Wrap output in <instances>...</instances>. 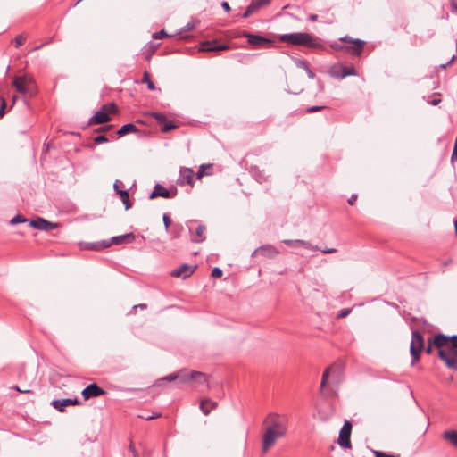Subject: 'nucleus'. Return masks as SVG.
Returning <instances> with one entry per match:
<instances>
[{"instance_id":"1","label":"nucleus","mask_w":457,"mask_h":457,"mask_svg":"<svg viewBox=\"0 0 457 457\" xmlns=\"http://www.w3.org/2000/svg\"><path fill=\"white\" fill-rule=\"evenodd\" d=\"M266 427L263 439L262 451H268L279 438L284 437L287 432L288 419L284 414L277 412L269 413L264 419Z\"/></svg>"},{"instance_id":"2","label":"nucleus","mask_w":457,"mask_h":457,"mask_svg":"<svg viewBox=\"0 0 457 457\" xmlns=\"http://www.w3.org/2000/svg\"><path fill=\"white\" fill-rule=\"evenodd\" d=\"M278 39L293 46H304L312 48L320 46L317 39L312 35L305 32L283 34L278 37Z\"/></svg>"},{"instance_id":"3","label":"nucleus","mask_w":457,"mask_h":457,"mask_svg":"<svg viewBox=\"0 0 457 457\" xmlns=\"http://www.w3.org/2000/svg\"><path fill=\"white\" fill-rule=\"evenodd\" d=\"M436 347L438 349V357L445 363L446 367L457 370V351L450 343Z\"/></svg>"},{"instance_id":"4","label":"nucleus","mask_w":457,"mask_h":457,"mask_svg":"<svg viewBox=\"0 0 457 457\" xmlns=\"http://www.w3.org/2000/svg\"><path fill=\"white\" fill-rule=\"evenodd\" d=\"M12 85L19 93L24 96V97H31L36 94L34 80L29 76L16 77Z\"/></svg>"},{"instance_id":"5","label":"nucleus","mask_w":457,"mask_h":457,"mask_svg":"<svg viewBox=\"0 0 457 457\" xmlns=\"http://www.w3.org/2000/svg\"><path fill=\"white\" fill-rule=\"evenodd\" d=\"M424 347V339L422 335L418 330H413L411 334V342L410 352L411 355V365L419 360L420 353Z\"/></svg>"},{"instance_id":"6","label":"nucleus","mask_w":457,"mask_h":457,"mask_svg":"<svg viewBox=\"0 0 457 457\" xmlns=\"http://www.w3.org/2000/svg\"><path fill=\"white\" fill-rule=\"evenodd\" d=\"M241 37L247 38V42L256 48H265L272 44V41L261 36L244 31Z\"/></svg>"},{"instance_id":"7","label":"nucleus","mask_w":457,"mask_h":457,"mask_svg":"<svg viewBox=\"0 0 457 457\" xmlns=\"http://www.w3.org/2000/svg\"><path fill=\"white\" fill-rule=\"evenodd\" d=\"M351 431L352 423L349 420H346L339 432V437L337 440V443L341 447L348 449L352 447L350 441Z\"/></svg>"},{"instance_id":"8","label":"nucleus","mask_w":457,"mask_h":457,"mask_svg":"<svg viewBox=\"0 0 457 457\" xmlns=\"http://www.w3.org/2000/svg\"><path fill=\"white\" fill-rule=\"evenodd\" d=\"M179 379L182 383H187L189 381H196L198 383L206 382V375L199 371H191L190 373L186 370H179L178 372Z\"/></svg>"},{"instance_id":"9","label":"nucleus","mask_w":457,"mask_h":457,"mask_svg":"<svg viewBox=\"0 0 457 457\" xmlns=\"http://www.w3.org/2000/svg\"><path fill=\"white\" fill-rule=\"evenodd\" d=\"M29 226L41 231H50L58 228L59 224L38 217L36 220H29Z\"/></svg>"},{"instance_id":"10","label":"nucleus","mask_w":457,"mask_h":457,"mask_svg":"<svg viewBox=\"0 0 457 457\" xmlns=\"http://www.w3.org/2000/svg\"><path fill=\"white\" fill-rule=\"evenodd\" d=\"M177 195V189H173L172 191L168 190L161 184H156L154 187V190L149 195V199H154L156 197L162 198H173Z\"/></svg>"},{"instance_id":"11","label":"nucleus","mask_w":457,"mask_h":457,"mask_svg":"<svg viewBox=\"0 0 457 457\" xmlns=\"http://www.w3.org/2000/svg\"><path fill=\"white\" fill-rule=\"evenodd\" d=\"M329 74L333 78L342 79L347 76L356 75V71L354 68H348L345 66L339 65L332 67L331 70L329 71Z\"/></svg>"},{"instance_id":"12","label":"nucleus","mask_w":457,"mask_h":457,"mask_svg":"<svg viewBox=\"0 0 457 457\" xmlns=\"http://www.w3.org/2000/svg\"><path fill=\"white\" fill-rule=\"evenodd\" d=\"M105 393L106 392L103 388H101L97 384L92 383L82 390L81 395L84 400H88L91 397H97L105 395Z\"/></svg>"},{"instance_id":"13","label":"nucleus","mask_w":457,"mask_h":457,"mask_svg":"<svg viewBox=\"0 0 457 457\" xmlns=\"http://www.w3.org/2000/svg\"><path fill=\"white\" fill-rule=\"evenodd\" d=\"M278 253H279V251L276 247H274L271 245H262V246H260V247L256 248L253 252L252 257H254L257 254H261V255H262L264 257L274 258Z\"/></svg>"},{"instance_id":"14","label":"nucleus","mask_w":457,"mask_h":457,"mask_svg":"<svg viewBox=\"0 0 457 457\" xmlns=\"http://www.w3.org/2000/svg\"><path fill=\"white\" fill-rule=\"evenodd\" d=\"M195 269V265L182 264L171 271V276L175 278H187L194 273Z\"/></svg>"},{"instance_id":"15","label":"nucleus","mask_w":457,"mask_h":457,"mask_svg":"<svg viewBox=\"0 0 457 457\" xmlns=\"http://www.w3.org/2000/svg\"><path fill=\"white\" fill-rule=\"evenodd\" d=\"M435 346H442L444 344L450 343V345L457 351V335L451 337L444 334H438L433 338Z\"/></svg>"},{"instance_id":"16","label":"nucleus","mask_w":457,"mask_h":457,"mask_svg":"<svg viewBox=\"0 0 457 457\" xmlns=\"http://www.w3.org/2000/svg\"><path fill=\"white\" fill-rule=\"evenodd\" d=\"M179 185H190L194 184V171L190 168H181L179 170V177L178 179Z\"/></svg>"},{"instance_id":"17","label":"nucleus","mask_w":457,"mask_h":457,"mask_svg":"<svg viewBox=\"0 0 457 457\" xmlns=\"http://www.w3.org/2000/svg\"><path fill=\"white\" fill-rule=\"evenodd\" d=\"M228 49L226 44H218L217 41H205L201 44L200 51L202 52H212V51H224Z\"/></svg>"},{"instance_id":"18","label":"nucleus","mask_w":457,"mask_h":457,"mask_svg":"<svg viewBox=\"0 0 457 457\" xmlns=\"http://www.w3.org/2000/svg\"><path fill=\"white\" fill-rule=\"evenodd\" d=\"M79 403H80V402L77 398L56 399L51 403V404L54 406V408L58 410L61 412H63L65 407H67L69 405H78Z\"/></svg>"},{"instance_id":"19","label":"nucleus","mask_w":457,"mask_h":457,"mask_svg":"<svg viewBox=\"0 0 457 457\" xmlns=\"http://www.w3.org/2000/svg\"><path fill=\"white\" fill-rule=\"evenodd\" d=\"M282 243L288 246H291V247L302 246V247H303L305 249H309V250H320L318 246H313L310 242L301 240V239H295V240L285 239L282 241Z\"/></svg>"},{"instance_id":"20","label":"nucleus","mask_w":457,"mask_h":457,"mask_svg":"<svg viewBox=\"0 0 457 457\" xmlns=\"http://www.w3.org/2000/svg\"><path fill=\"white\" fill-rule=\"evenodd\" d=\"M110 120V117L108 113L101 108V110L97 111L90 119L89 124H104Z\"/></svg>"},{"instance_id":"21","label":"nucleus","mask_w":457,"mask_h":457,"mask_svg":"<svg viewBox=\"0 0 457 457\" xmlns=\"http://www.w3.org/2000/svg\"><path fill=\"white\" fill-rule=\"evenodd\" d=\"M111 246V242L109 240H101L97 242H87L83 243V248L93 251H100L102 249H105Z\"/></svg>"},{"instance_id":"22","label":"nucleus","mask_w":457,"mask_h":457,"mask_svg":"<svg viewBox=\"0 0 457 457\" xmlns=\"http://www.w3.org/2000/svg\"><path fill=\"white\" fill-rule=\"evenodd\" d=\"M135 240V235L133 233H127L120 236L112 237L109 242L111 245L113 243L115 245H122L132 243Z\"/></svg>"},{"instance_id":"23","label":"nucleus","mask_w":457,"mask_h":457,"mask_svg":"<svg viewBox=\"0 0 457 457\" xmlns=\"http://www.w3.org/2000/svg\"><path fill=\"white\" fill-rule=\"evenodd\" d=\"M351 42L353 43V46H345L346 51L352 54L360 55L364 46V41L361 39H355Z\"/></svg>"},{"instance_id":"24","label":"nucleus","mask_w":457,"mask_h":457,"mask_svg":"<svg viewBox=\"0 0 457 457\" xmlns=\"http://www.w3.org/2000/svg\"><path fill=\"white\" fill-rule=\"evenodd\" d=\"M217 407V403L211 399H204L200 403V409L204 415H209L212 410Z\"/></svg>"},{"instance_id":"25","label":"nucleus","mask_w":457,"mask_h":457,"mask_svg":"<svg viewBox=\"0 0 457 457\" xmlns=\"http://www.w3.org/2000/svg\"><path fill=\"white\" fill-rule=\"evenodd\" d=\"M206 227L199 224L195 229V235L192 236V241L201 243L205 240Z\"/></svg>"},{"instance_id":"26","label":"nucleus","mask_w":457,"mask_h":457,"mask_svg":"<svg viewBox=\"0 0 457 457\" xmlns=\"http://www.w3.org/2000/svg\"><path fill=\"white\" fill-rule=\"evenodd\" d=\"M138 132V129L133 123H127L117 131L118 137H123L129 133H137Z\"/></svg>"},{"instance_id":"27","label":"nucleus","mask_w":457,"mask_h":457,"mask_svg":"<svg viewBox=\"0 0 457 457\" xmlns=\"http://www.w3.org/2000/svg\"><path fill=\"white\" fill-rule=\"evenodd\" d=\"M443 438L457 448V431L446 430L442 435Z\"/></svg>"},{"instance_id":"28","label":"nucleus","mask_w":457,"mask_h":457,"mask_svg":"<svg viewBox=\"0 0 457 457\" xmlns=\"http://www.w3.org/2000/svg\"><path fill=\"white\" fill-rule=\"evenodd\" d=\"M117 194L120 195L121 202L123 203L125 209L131 208L132 203L129 201V195L128 190H117Z\"/></svg>"},{"instance_id":"29","label":"nucleus","mask_w":457,"mask_h":457,"mask_svg":"<svg viewBox=\"0 0 457 457\" xmlns=\"http://www.w3.org/2000/svg\"><path fill=\"white\" fill-rule=\"evenodd\" d=\"M251 173L253 176V178L260 183L266 181L267 176L264 174L263 170H261L257 167H253L251 169Z\"/></svg>"},{"instance_id":"30","label":"nucleus","mask_w":457,"mask_h":457,"mask_svg":"<svg viewBox=\"0 0 457 457\" xmlns=\"http://www.w3.org/2000/svg\"><path fill=\"white\" fill-rule=\"evenodd\" d=\"M26 222H29V220L28 219H26L25 217H23L22 215L21 214H17L15 215L11 220H10V224L11 225H17V224H20V223H26Z\"/></svg>"},{"instance_id":"31","label":"nucleus","mask_w":457,"mask_h":457,"mask_svg":"<svg viewBox=\"0 0 457 457\" xmlns=\"http://www.w3.org/2000/svg\"><path fill=\"white\" fill-rule=\"evenodd\" d=\"M142 82L145 83L147 85V87L149 90L155 89V86H154V82L150 79L149 74L147 72L144 73Z\"/></svg>"},{"instance_id":"32","label":"nucleus","mask_w":457,"mask_h":457,"mask_svg":"<svg viewBox=\"0 0 457 457\" xmlns=\"http://www.w3.org/2000/svg\"><path fill=\"white\" fill-rule=\"evenodd\" d=\"M259 9L251 2V4L247 6L245 12L243 14V18H247L249 15L254 13Z\"/></svg>"},{"instance_id":"33","label":"nucleus","mask_w":457,"mask_h":457,"mask_svg":"<svg viewBox=\"0 0 457 457\" xmlns=\"http://www.w3.org/2000/svg\"><path fill=\"white\" fill-rule=\"evenodd\" d=\"M102 108L108 113V115L110 113H115L117 110L116 104L114 103L104 104Z\"/></svg>"},{"instance_id":"34","label":"nucleus","mask_w":457,"mask_h":457,"mask_svg":"<svg viewBox=\"0 0 457 457\" xmlns=\"http://www.w3.org/2000/svg\"><path fill=\"white\" fill-rule=\"evenodd\" d=\"M300 66L304 68L306 71V73L310 79H314L315 74L314 72L309 68L308 64L305 62H301Z\"/></svg>"},{"instance_id":"35","label":"nucleus","mask_w":457,"mask_h":457,"mask_svg":"<svg viewBox=\"0 0 457 457\" xmlns=\"http://www.w3.org/2000/svg\"><path fill=\"white\" fill-rule=\"evenodd\" d=\"M271 0H252V3L258 8H262L270 3Z\"/></svg>"},{"instance_id":"36","label":"nucleus","mask_w":457,"mask_h":457,"mask_svg":"<svg viewBox=\"0 0 457 457\" xmlns=\"http://www.w3.org/2000/svg\"><path fill=\"white\" fill-rule=\"evenodd\" d=\"M183 230V227L180 224H175L173 226V237L178 238L180 236V232Z\"/></svg>"},{"instance_id":"37","label":"nucleus","mask_w":457,"mask_h":457,"mask_svg":"<svg viewBox=\"0 0 457 457\" xmlns=\"http://www.w3.org/2000/svg\"><path fill=\"white\" fill-rule=\"evenodd\" d=\"M329 373H330V368H327L325 370V371L323 372V375H322V379H321V383H320V387H324L326 383H327V379L329 376Z\"/></svg>"},{"instance_id":"38","label":"nucleus","mask_w":457,"mask_h":457,"mask_svg":"<svg viewBox=\"0 0 457 457\" xmlns=\"http://www.w3.org/2000/svg\"><path fill=\"white\" fill-rule=\"evenodd\" d=\"M170 37L164 29H162L161 31L159 32H155L153 34V38L154 39H161V38H163V37Z\"/></svg>"},{"instance_id":"39","label":"nucleus","mask_w":457,"mask_h":457,"mask_svg":"<svg viewBox=\"0 0 457 457\" xmlns=\"http://www.w3.org/2000/svg\"><path fill=\"white\" fill-rule=\"evenodd\" d=\"M25 39H26V37L23 35L17 36L13 40L14 44H15V47L21 46L24 43Z\"/></svg>"},{"instance_id":"40","label":"nucleus","mask_w":457,"mask_h":457,"mask_svg":"<svg viewBox=\"0 0 457 457\" xmlns=\"http://www.w3.org/2000/svg\"><path fill=\"white\" fill-rule=\"evenodd\" d=\"M152 115L159 123H164L166 121V117L162 113L154 112Z\"/></svg>"},{"instance_id":"41","label":"nucleus","mask_w":457,"mask_h":457,"mask_svg":"<svg viewBox=\"0 0 457 457\" xmlns=\"http://www.w3.org/2000/svg\"><path fill=\"white\" fill-rule=\"evenodd\" d=\"M210 167H211V165H208V166L201 165L198 171L196 172V178L200 179L202 177H204L206 174L205 169L210 168Z\"/></svg>"},{"instance_id":"42","label":"nucleus","mask_w":457,"mask_h":457,"mask_svg":"<svg viewBox=\"0 0 457 457\" xmlns=\"http://www.w3.org/2000/svg\"><path fill=\"white\" fill-rule=\"evenodd\" d=\"M440 94H435L431 100H428V103L431 105H437L439 103H441V99L439 97Z\"/></svg>"},{"instance_id":"43","label":"nucleus","mask_w":457,"mask_h":457,"mask_svg":"<svg viewBox=\"0 0 457 457\" xmlns=\"http://www.w3.org/2000/svg\"><path fill=\"white\" fill-rule=\"evenodd\" d=\"M162 220H163V224H164L165 229L168 230L170 226V224H171V220H170V217L168 216L167 213L163 214Z\"/></svg>"},{"instance_id":"44","label":"nucleus","mask_w":457,"mask_h":457,"mask_svg":"<svg viewBox=\"0 0 457 457\" xmlns=\"http://www.w3.org/2000/svg\"><path fill=\"white\" fill-rule=\"evenodd\" d=\"M195 21H191V22H188L180 31V33H183V32H187V31H190L191 29H195Z\"/></svg>"},{"instance_id":"45","label":"nucleus","mask_w":457,"mask_h":457,"mask_svg":"<svg viewBox=\"0 0 457 457\" xmlns=\"http://www.w3.org/2000/svg\"><path fill=\"white\" fill-rule=\"evenodd\" d=\"M176 379H179V375L178 373H171L164 378H162V380H166V381H174Z\"/></svg>"},{"instance_id":"46","label":"nucleus","mask_w":457,"mask_h":457,"mask_svg":"<svg viewBox=\"0 0 457 457\" xmlns=\"http://www.w3.org/2000/svg\"><path fill=\"white\" fill-rule=\"evenodd\" d=\"M223 272L221 270V269L218 268V267H215L213 268L212 271V276L213 278H220L222 276Z\"/></svg>"},{"instance_id":"47","label":"nucleus","mask_w":457,"mask_h":457,"mask_svg":"<svg viewBox=\"0 0 457 457\" xmlns=\"http://www.w3.org/2000/svg\"><path fill=\"white\" fill-rule=\"evenodd\" d=\"M107 141H108L107 137L104 135H99V136L96 137L94 139V142L96 144H102V143H105Z\"/></svg>"},{"instance_id":"48","label":"nucleus","mask_w":457,"mask_h":457,"mask_svg":"<svg viewBox=\"0 0 457 457\" xmlns=\"http://www.w3.org/2000/svg\"><path fill=\"white\" fill-rule=\"evenodd\" d=\"M175 128V125L171 122H165L162 130V132H168Z\"/></svg>"},{"instance_id":"49","label":"nucleus","mask_w":457,"mask_h":457,"mask_svg":"<svg viewBox=\"0 0 457 457\" xmlns=\"http://www.w3.org/2000/svg\"><path fill=\"white\" fill-rule=\"evenodd\" d=\"M324 108H325V106H321V105L320 106V105L311 106L306 109V112H315L323 110Z\"/></svg>"},{"instance_id":"50","label":"nucleus","mask_w":457,"mask_h":457,"mask_svg":"<svg viewBox=\"0 0 457 457\" xmlns=\"http://www.w3.org/2000/svg\"><path fill=\"white\" fill-rule=\"evenodd\" d=\"M0 104H1V108H0V117H3L4 114V109H5V106H6V103H5V100L3 96H0Z\"/></svg>"},{"instance_id":"51","label":"nucleus","mask_w":457,"mask_h":457,"mask_svg":"<svg viewBox=\"0 0 457 457\" xmlns=\"http://www.w3.org/2000/svg\"><path fill=\"white\" fill-rule=\"evenodd\" d=\"M456 160H457V137H456V139H455L453 150L452 156H451V161L452 162H454Z\"/></svg>"},{"instance_id":"52","label":"nucleus","mask_w":457,"mask_h":457,"mask_svg":"<svg viewBox=\"0 0 457 457\" xmlns=\"http://www.w3.org/2000/svg\"><path fill=\"white\" fill-rule=\"evenodd\" d=\"M351 312V309H343L337 314L338 318H345Z\"/></svg>"},{"instance_id":"53","label":"nucleus","mask_w":457,"mask_h":457,"mask_svg":"<svg viewBox=\"0 0 457 457\" xmlns=\"http://www.w3.org/2000/svg\"><path fill=\"white\" fill-rule=\"evenodd\" d=\"M432 345H434V342H433V339H429V340H428V347L426 348V352H427V353H431V352H432Z\"/></svg>"},{"instance_id":"54","label":"nucleus","mask_w":457,"mask_h":457,"mask_svg":"<svg viewBox=\"0 0 457 457\" xmlns=\"http://www.w3.org/2000/svg\"><path fill=\"white\" fill-rule=\"evenodd\" d=\"M374 453L376 454V457H394L392 455H387V454H386V453H384L382 452H379V451H375Z\"/></svg>"},{"instance_id":"55","label":"nucleus","mask_w":457,"mask_h":457,"mask_svg":"<svg viewBox=\"0 0 457 457\" xmlns=\"http://www.w3.org/2000/svg\"><path fill=\"white\" fill-rule=\"evenodd\" d=\"M221 7L226 11V12H228L230 10V6L229 4L227 3V2H222L221 3Z\"/></svg>"},{"instance_id":"56","label":"nucleus","mask_w":457,"mask_h":457,"mask_svg":"<svg viewBox=\"0 0 457 457\" xmlns=\"http://www.w3.org/2000/svg\"><path fill=\"white\" fill-rule=\"evenodd\" d=\"M336 251L337 250L335 248H326V249L321 250V252L324 253H333Z\"/></svg>"},{"instance_id":"57","label":"nucleus","mask_w":457,"mask_h":457,"mask_svg":"<svg viewBox=\"0 0 457 457\" xmlns=\"http://www.w3.org/2000/svg\"><path fill=\"white\" fill-rule=\"evenodd\" d=\"M15 389H16L18 392H20V393H24V394H29V393H31V390H29V389H25V390H23V389L20 388L18 386H15Z\"/></svg>"},{"instance_id":"58","label":"nucleus","mask_w":457,"mask_h":457,"mask_svg":"<svg viewBox=\"0 0 457 457\" xmlns=\"http://www.w3.org/2000/svg\"><path fill=\"white\" fill-rule=\"evenodd\" d=\"M120 185H123L121 181H120V180H116V181L114 182V184H113V188H114V190H115L116 192H117V190H120V189H119V186H120Z\"/></svg>"},{"instance_id":"59","label":"nucleus","mask_w":457,"mask_h":457,"mask_svg":"<svg viewBox=\"0 0 457 457\" xmlns=\"http://www.w3.org/2000/svg\"><path fill=\"white\" fill-rule=\"evenodd\" d=\"M454 60H455V55H453V56H452V58H451V60H450L447 63H445V64H441V65H440V67H441L442 69H445V68H446V66H448V65H449L451 62H453Z\"/></svg>"},{"instance_id":"60","label":"nucleus","mask_w":457,"mask_h":457,"mask_svg":"<svg viewBox=\"0 0 457 457\" xmlns=\"http://www.w3.org/2000/svg\"><path fill=\"white\" fill-rule=\"evenodd\" d=\"M357 199V195H352V196L348 199V203L350 204H353V203L356 201Z\"/></svg>"},{"instance_id":"61","label":"nucleus","mask_w":457,"mask_h":457,"mask_svg":"<svg viewBox=\"0 0 457 457\" xmlns=\"http://www.w3.org/2000/svg\"><path fill=\"white\" fill-rule=\"evenodd\" d=\"M147 305L145 303H139L133 306V309L141 308V309H146Z\"/></svg>"},{"instance_id":"62","label":"nucleus","mask_w":457,"mask_h":457,"mask_svg":"<svg viewBox=\"0 0 457 457\" xmlns=\"http://www.w3.org/2000/svg\"><path fill=\"white\" fill-rule=\"evenodd\" d=\"M317 19H318V16L316 14H311L309 16V20L312 21H317Z\"/></svg>"},{"instance_id":"63","label":"nucleus","mask_w":457,"mask_h":457,"mask_svg":"<svg viewBox=\"0 0 457 457\" xmlns=\"http://www.w3.org/2000/svg\"><path fill=\"white\" fill-rule=\"evenodd\" d=\"M109 128L102 127L98 129V131H106Z\"/></svg>"},{"instance_id":"64","label":"nucleus","mask_w":457,"mask_h":457,"mask_svg":"<svg viewBox=\"0 0 457 457\" xmlns=\"http://www.w3.org/2000/svg\"><path fill=\"white\" fill-rule=\"evenodd\" d=\"M455 233L457 236V220L454 221Z\"/></svg>"}]
</instances>
